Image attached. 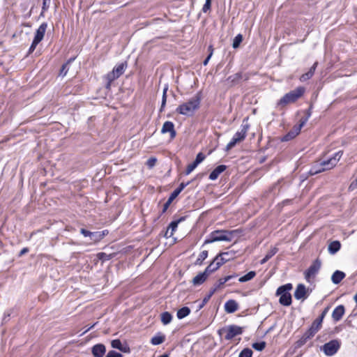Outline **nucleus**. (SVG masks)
<instances>
[{
  "instance_id": "nucleus-2",
  "label": "nucleus",
  "mask_w": 357,
  "mask_h": 357,
  "mask_svg": "<svg viewBox=\"0 0 357 357\" xmlns=\"http://www.w3.org/2000/svg\"><path fill=\"white\" fill-rule=\"evenodd\" d=\"M342 153L338 151L333 157L315 164L310 170L312 175L333 169L342 157Z\"/></svg>"
},
{
  "instance_id": "nucleus-27",
  "label": "nucleus",
  "mask_w": 357,
  "mask_h": 357,
  "mask_svg": "<svg viewBox=\"0 0 357 357\" xmlns=\"http://www.w3.org/2000/svg\"><path fill=\"white\" fill-rule=\"evenodd\" d=\"M322 321L321 319H316L310 326L311 331H313L315 333H317L321 328Z\"/></svg>"
},
{
  "instance_id": "nucleus-41",
  "label": "nucleus",
  "mask_w": 357,
  "mask_h": 357,
  "mask_svg": "<svg viewBox=\"0 0 357 357\" xmlns=\"http://www.w3.org/2000/svg\"><path fill=\"white\" fill-rule=\"evenodd\" d=\"M168 90V86L166 85L164 89H163V92H162V103H161V108H160V111L162 110V109L165 107V104H166V101H167V91Z\"/></svg>"
},
{
  "instance_id": "nucleus-61",
  "label": "nucleus",
  "mask_w": 357,
  "mask_h": 357,
  "mask_svg": "<svg viewBox=\"0 0 357 357\" xmlns=\"http://www.w3.org/2000/svg\"><path fill=\"white\" fill-rule=\"evenodd\" d=\"M28 250H28V248H23V249L20 251V255H24V254L26 253V252H28Z\"/></svg>"
},
{
  "instance_id": "nucleus-28",
  "label": "nucleus",
  "mask_w": 357,
  "mask_h": 357,
  "mask_svg": "<svg viewBox=\"0 0 357 357\" xmlns=\"http://www.w3.org/2000/svg\"><path fill=\"white\" fill-rule=\"evenodd\" d=\"M126 66L124 63H120L114 68L112 72L114 73V75L117 77V78L123 73Z\"/></svg>"
},
{
  "instance_id": "nucleus-38",
  "label": "nucleus",
  "mask_w": 357,
  "mask_h": 357,
  "mask_svg": "<svg viewBox=\"0 0 357 357\" xmlns=\"http://www.w3.org/2000/svg\"><path fill=\"white\" fill-rule=\"evenodd\" d=\"M111 345L113 348L117 349L120 351H125L124 349L123 348V345L121 344V342L119 340H114L111 342Z\"/></svg>"
},
{
  "instance_id": "nucleus-42",
  "label": "nucleus",
  "mask_w": 357,
  "mask_h": 357,
  "mask_svg": "<svg viewBox=\"0 0 357 357\" xmlns=\"http://www.w3.org/2000/svg\"><path fill=\"white\" fill-rule=\"evenodd\" d=\"M252 351L249 348H245L243 349L239 354L238 357H252Z\"/></svg>"
},
{
  "instance_id": "nucleus-30",
  "label": "nucleus",
  "mask_w": 357,
  "mask_h": 357,
  "mask_svg": "<svg viewBox=\"0 0 357 357\" xmlns=\"http://www.w3.org/2000/svg\"><path fill=\"white\" fill-rule=\"evenodd\" d=\"M278 252V249L276 248H272L271 250H269L265 257L261 259V264H265L266 261H268L272 257H273Z\"/></svg>"
},
{
  "instance_id": "nucleus-63",
  "label": "nucleus",
  "mask_w": 357,
  "mask_h": 357,
  "mask_svg": "<svg viewBox=\"0 0 357 357\" xmlns=\"http://www.w3.org/2000/svg\"><path fill=\"white\" fill-rule=\"evenodd\" d=\"M192 163L195 167H197V165L199 164V162L195 160Z\"/></svg>"
},
{
  "instance_id": "nucleus-50",
  "label": "nucleus",
  "mask_w": 357,
  "mask_h": 357,
  "mask_svg": "<svg viewBox=\"0 0 357 357\" xmlns=\"http://www.w3.org/2000/svg\"><path fill=\"white\" fill-rule=\"evenodd\" d=\"M211 0H206V2L202 8L204 13L207 12L211 8Z\"/></svg>"
},
{
  "instance_id": "nucleus-54",
  "label": "nucleus",
  "mask_w": 357,
  "mask_h": 357,
  "mask_svg": "<svg viewBox=\"0 0 357 357\" xmlns=\"http://www.w3.org/2000/svg\"><path fill=\"white\" fill-rule=\"evenodd\" d=\"M329 307H326L324 310L323 312H321V314H320V316L318 317V319H321V321H323L325 316L326 315V314L328 313V310H329Z\"/></svg>"
},
{
  "instance_id": "nucleus-34",
  "label": "nucleus",
  "mask_w": 357,
  "mask_h": 357,
  "mask_svg": "<svg viewBox=\"0 0 357 357\" xmlns=\"http://www.w3.org/2000/svg\"><path fill=\"white\" fill-rule=\"evenodd\" d=\"M215 291H216V289H211L208 294L203 299L202 303L199 305V310H200L205 305V304L209 301L211 297L214 294V293Z\"/></svg>"
},
{
  "instance_id": "nucleus-44",
  "label": "nucleus",
  "mask_w": 357,
  "mask_h": 357,
  "mask_svg": "<svg viewBox=\"0 0 357 357\" xmlns=\"http://www.w3.org/2000/svg\"><path fill=\"white\" fill-rule=\"evenodd\" d=\"M230 280V277H225L222 278H220L218 283L215 284V287L213 289H216V290L219 288H220L225 283L228 282Z\"/></svg>"
},
{
  "instance_id": "nucleus-19",
  "label": "nucleus",
  "mask_w": 357,
  "mask_h": 357,
  "mask_svg": "<svg viewBox=\"0 0 357 357\" xmlns=\"http://www.w3.org/2000/svg\"><path fill=\"white\" fill-rule=\"evenodd\" d=\"M317 65H318V63L315 62L312 65V66L310 68L308 72H307L305 74H303L301 76L300 81L303 82H305V81L310 79L313 76V75L314 74V72H315V70H316V68L317 67Z\"/></svg>"
},
{
  "instance_id": "nucleus-24",
  "label": "nucleus",
  "mask_w": 357,
  "mask_h": 357,
  "mask_svg": "<svg viewBox=\"0 0 357 357\" xmlns=\"http://www.w3.org/2000/svg\"><path fill=\"white\" fill-rule=\"evenodd\" d=\"M220 264L217 263L214 259L213 261L206 268L205 271L209 275L211 273L215 271L220 268Z\"/></svg>"
},
{
  "instance_id": "nucleus-5",
  "label": "nucleus",
  "mask_w": 357,
  "mask_h": 357,
  "mask_svg": "<svg viewBox=\"0 0 357 357\" xmlns=\"http://www.w3.org/2000/svg\"><path fill=\"white\" fill-rule=\"evenodd\" d=\"M232 232L225 230H215L211 232L206 239L204 244L212 243L216 241H231Z\"/></svg>"
},
{
  "instance_id": "nucleus-16",
  "label": "nucleus",
  "mask_w": 357,
  "mask_h": 357,
  "mask_svg": "<svg viewBox=\"0 0 357 357\" xmlns=\"http://www.w3.org/2000/svg\"><path fill=\"white\" fill-rule=\"evenodd\" d=\"M208 275L204 271L202 273H199L192 279V284L195 286H198L203 284L207 279Z\"/></svg>"
},
{
  "instance_id": "nucleus-11",
  "label": "nucleus",
  "mask_w": 357,
  "mask_h": 357,
  "mask_svg": "<svg viewBox=\"0 0 357 357\" xmlns=\"http://www.w3.org/2000/svg\"><path fill=\"white\" fill-rule=\"evenodd\" d=\"M294 297L297 300H304L307 298L306 287L303 284H299L294 292Z\"/></svg>"
},
{
  "instance_id": "nucleus-9",
  "label": "nucleus",
  "mask_w": 357,
  "mask_h": 357,
  "mask_svg": "<svg viewBox=\"0 0 357 357\" xmlns=\"http://www.w3.org/2000/svg\"><path fill=\"white\" fill-rule=\"evenodd\" d=\"M340 347V342L338 340H333L324 344L321 350L327 356H332L335 355Z\"/></svg>"
},
{
  "instance_id": "nucleus-49",
  "label": "nucleus",
  "mask_w": 357,
  "mask_h": 357,
  "mask_svg": "<svg viewBox=\"0 0 357 357\" xmlns=\"http://www.w3.org/2000/svg\"><path fill=\"white\" fill-rule=\"evenodd\" d=\"M106 357H123L122 354L114 350L109 351Z\"/></svg>"
},
{
  "instance_id": "nucleus-39",
  "label": "nucleus",
  "mask_w": 357,
  "mask_h": 357,
  "mask_svg": "<svg viewBox=\"0 0 357 357\" xmlns=\"http://www.w3.org/2000/svg\"><path fill=\"white\" fill-rule=\"evenodd\" d=\"M243 40V36L241 34H238L233 40L232 47L236 49L239 47L241 43Z\"/></svg>"
},
{
  "instance_id": "nucleus-36",
  "label": "nucleus",
  "mask_w": 357,
  "mask_h": 357,
  "mask_svg": "<svg viewBox=\"0 0 357 357\" xmlns=\"http://www.w3.org/2000/svg\"><path fill=\"white\" fill-rule=\"evenodd\" d=\"M208 257V251L207 250H204L202 251L198 258L196 260V262H195V264L197 265H201L203 262L204 260H205Z\"/></svg>"
},
{
  "instance_id": "nucleus-13",
  "label": "nucleus",
  "mask_w": 357,
  "mask_h": 357,
  "mask_svg": "<svg viewBox=\"0 0 357 357\" xmlns=\"http://www.w3.org/2000/svg\"><path fill=\"white\" fill-rule=\"evenodd\" d=\"M344 312H345V308H344V305H340L337 306L333 310V311L332 312V318H333V321H340L342 318Z\"/></svg>"
},
{
  "instance_id": "nucleus-57",
  "label": "nucleus",
  "mask_w": 357,
  "mask_h": 357,
  "mask_svg": "<svg viewBox=\"0 0 357 357\" xmlns=\"http://www.w3.org/2000/svg\"><path fill=\"white\" fill-rule=\"evenodd\" d=\"M81 234L84 236L85 237H90L91 234V231H89L85 229H81L80 230Z\"/></svg>"
},
{
  "instance_id": "nucleus-40",
  "label": "nucleus",
  "mask_w": 357,
  "mask_h": 357,
  "mask_svg": "<svg viewBox=\"0 0 357 357\" xmlns=\"http://www.w3.org/2000/svg\"><path fill=\"white\" fill-rule=\"evenodd\" d=\"M75 59H70V60L68 61V62L65 64H63L61 67V69L60 70V73L59 75H61V76H65L66 75L68 71V63H70L72 61H73Z\"/></svg>"
},
{
  "instance_id": "nucleus-15",
  "label": "nucleus",
  "mask_w": 357,
  "mask_h": 357,
  "mask_svg": "<svg viewBox=\"0 0 357 357\" xmlns=\"http://www.w3.org/2000/svg\"><path fill=\"white\" fill-rule=\"evenodd\" d=\"M105 351V346L102 344H97L92 347V354L94 357H102Z\"/></svg>"
},
{
  "instance_id": "nucleus-6",
  "label": "nucleus",
  "mask_w": 357,
  "mask_h": 357,
  "mask_svg": "<svg viewBox=\"0 0 357 357\" xmlns=\"http://www.w3.org/2000/svg\"><path fill=\"white\" fill-rule=\"evenodd\" d=\"M305 92L303 86L297 87L296 89L286 93L279 101L278 105H285L296 102Z\"/></svg>"
},
{
  "instance_id": "nucleus-18",
  "label": "nucleus",
  "mask_w": 357,
  "mask_h": 357,
  "mask_svg": "<svg viewBox=\"0 0 357 357\" xmlns=\"http://www.w3.org/2000/svg\"><path fill=\"white\" fill-rule=\"evenodd\" d=\"M310 114H308V116L305 118H303L300 120V123L298 125H296L294 126L293 129L291 130L292 132L293 136H297L300 132L301 128L305 126V124L307 123L308 118L310 116Z\"/></svg>"
},
{
  "instance_id": "nucleus-60",
  "label": "nucleus",
  "mask_w": 357,
  "mask_h": 357,
  "mask_svg": "<svg viewBox=\"0 0 357 357\" xmlns=\"http://www.w3.org/2000/svg\"><path fill=\"white\" fill-rule=\"evenodd\" d=\"M98 233L102 234V236H101V240H102L104 238V236L108 234V231L107 230H104L102 231H98Z\"/></svg>"
},
{
  "instance_id": "nucleus-37",
  "label": "nucleus",
  "mask_w": 357,
  "mask_h": 357,
  "mask_svg": "<svg viewBox=\"0 0 357 357\" xmlns=\"http://www.w3.org/2000/svg\"><path fill=\"white\" fill-rule=\"evenodd\" d=\"M113 254H107L105 252H99L97 255L98 258L101 261H108L113 257Z\"/></svg>"
},
{
  "instance_id": "nucleus-55",
  "label": "nucleus",
  "mask_w": 357,
  "mask_h": 357,
  "mask_svg": "<svg viewBox=\"0 0 357 357\" xmlns=\"http://www.w3.org/2000/svg\"><path fill=\"white\" fill-rule=\"evenodd\" d=\"M204 158L205 155L202 153H199L197 155L195 160L201 163L204 160Z\"/></svg>"
},
{
  "instance_id": "nucleus-14",
  "label": "nucleus",
  "mask_w": 357,
  "mask_h": 357,
  "mask_svg": "<svg viewBox=\"0 0 357 357\" xmlns=\"http://www.w3.org/2000/svg\"><path fill=\"white\" fill-rule=\"evenodd\" d=\"M183 220L184 218H181L177 220L172 221L168 226V228L165 233V236L167 238L172 237L174 235V231L176 230L178 223L183 221Z\"/></svg>"
},
{
  "instance_id": "nucleus-32",
  "label": "nucleus",
  "mask_w": 357,
  "mask_h": 357,
  "mask_svg": "<svg viewBox=\"0 0 357 357\" xmlns=\"http://www.w3.org/2000/svg\"><path fill=\"white\" fill-rule=\"evenodd\" d=\"M256 275V273L253 271L248 272L246 275L238 279L240 282H245L253 279Z\"/></svg>"
},
{
  "instance_id": "nucleus-35",
  "label": "nucleus",
  "mask_w": 357,
  "mask_h": 357,
  "mask_svg": "<svg viewBox=\"0 0 357 357\" xmlns=\"http://www.w3.org/2000/svg\"><path fill=\"white\" fill-rule=\"evenodd\" d=\"M105 79L107 80V88H109L110 87V85H111V83L115 80L116 79H117V77L114 75V73H113L112 71L109 73L106 76H105Z\"/></svg>"
},
{
  "instance_id": "nucleus-20",
  "label": "nucleus",
  "mask_w": 357,
  "mask_h": 357,
  "mask_svg": "<svg viewBox=\"0 0 357 357\" xmlns=\"http://www.w3.org/2000/svg\"><path fill=\"white\" fill-rule=\"evenodd\" d=\"M225 310L227 313H233L238 310V304L234 300H229L225 304Z\"/></svg>"
},
{
  "instance_id": "nucleus-1",
  "label": "nucleus",
  "mask_w": 357,
  "mask_h": 357,
  "mask_svg": "<svg viewBox=\"0 0 357 357\" xmlns=\"http://www.w3.org/2000/svg\"><path fill=\"white\" fill-rule=\"evenodd\" d=\"M201 102V96L196 94L188 102L181 104L177 108L176 112L182 115L192 116L195 112L199 108Z\"/></svg>"
},
{
  "instance_id": "nucleus-58",
  "label": "nucleus",
  "mask_w": 357,
  "mask_h": 357,
  "mask_svg": "<svg viewBox=\"0 0 357 357\" xmlns=\"http://www.w3.org/2000/svg\"><path fill=\"white\" fill-rule=\"evenodd\" d=\"M51 0H43V10H46L50 6Z\"/></svg>"
},
{
  "instance_id": "nucleus-17",
  "label": "nucleus",
  "mask_w": 357,
  "mask_h": 357,
  "mask_svg": "<svg viewBox=\"0 0 357 357\" xmlns=\"http://www.w3.org/2000/svg\"><path fill=\"white\" fill-rule=\"evenodd\" d=\"M227 169V166L224 165H220L218 166L215 169H214L212 172L209 175V179L211 181H214L217 179L219 175L222 173Z\"/></svg>"
},
{
  "instance_id": "nucleus-62",
  "label": "nucleus",
  "mask_w": 357,
  "mask_h": 357,
  "mask_svg": "<svg viewBox=\"0 0 357 357\" xmlns=\"http://www.w3.org/2000/svg\"><path fill=\"white\" fill-rule=\"evenodd\" d=\"M8 317H10V313L8 312H5L4 317H3V320L4 321H6V318Z\"/></svg>"
},
{
  "instance_id": "nucleus-51",
  "label": "nucleus",
  "mask_w": 357,
  "mask_h": 357,
  "mask_svg": "<svg viewBox=\"0 0 357 357\" xmlns=\"http://www.w3.org/2000/svg\"><path fill=\"white\" fill-rule=\"evenodd\" d=\"M196 167H195L193 163L188 165L186 168L185 174H190Z\"/></svg>"
},
{
  "instance_id": "nucleus-52",
  "label": "nucleus",
  "mask_w": 357,
  "mask_h": 357,
  "mask_svg": "<svg viewBox=\"0 0 357 357\" xmlns=\"http://www.w3.org/2000/svg\"><path fill=\"white\" fill-rule=\"evenodd\" d=\"M173 202V200L171 198H168L167 201L165 202V204L163 205L162 208V213H165L169 208L171 203Z\"/></svg>"
},
{
  "instance_id": "nucleus-46",
  "label": "nucleus",
  "mask_w": 357,
  "mask_h": 357,
  "mask_svg": "<svg viewBox=\"0 0 357 357\" xmlns=\"http://www.w3.org/2000/svg\"><path fill=\"white\" fill-rule=\"evenodd\" d=\"M307 339L303 335L297 342H296V346L298 347H302L303 345H304L307 342Z\"/></svg>"
},
{
  "instance_id": "nucleus-12",
  "label": "nucleus",
  "mask_w": 357,
  "mask_h": 357,
  "mask_svg": "<svg viewBox=\"0 0 357 357\" xmlns=\"http://www.w3.org/2000/svg\"><path fill=\"white\" fill-rule=\"evenodd\" d=\"M161 132H169L171 138H174L176 137V131L174 123L172 121H165L162 127Z\"/></svg>"
},
{
  "instance_id": "nucleus-59",
  "label": "nucleus",
  "mask_w": 357,
  "mask_h": 357,
  "mask_svg": "<svg viewBox=\"0 0 357 357\" xmlns=\"http://www.w3.org/2000/svg\"><path fill=\"white\" fill-rule=\"evenodd\" d=\"M212 55H213V50H211V52H209L208 56L204 61V62H203L204 66H206L208 64V63L211 57L212 56Z\"/></svg>"
},
{
  "instance_id": "nucleus-26",
  "label": "nucleus",
  "mask_w": 357,
  "mask_h": 357,
  "mask_svg": "<svg viewBox=\"0 0 357 357\" xmlns=\"http://www.w3.org/2000/svg\"><path fill=\"white\" fill-rule=\"evenodd\" d=\"M228 255H229L228 252H223V253H220V255H217L215 257V259L216 260L217 263L220 264V266H222L227 261H229V258L226 257V256H228Z\"/></svg>"
},
{
  "instance_id": "nucleus-21",
  "label": "nucleus",
  "mask_w": 357,
  "mask_h": 357,
  "mask_svg": "<svg viewBox=\"0 0 357 357\" xmlns=\"http://www.w3.org/2000/svg\"><path fill=\"white\" fill-rule=\"evenodd\" d=\"M345 277V273L340 271H335L331 277V280L335 284H339Z\"/></svg>"
},
{
  "instance_id": "nucleus-64",
  "label": "nucleus",
  "mask_w": 357,
  "mask_h": 357,
  "mask_svg": "<svg viewBox=\"0 0 357 357\" xmlns=\"http://www.w3.org/2000/svg\"><path fill=\"white\" fill-rule=\"evenodd\" d=\"M354 299L355 302H356V304H357V291H356V294L354 295Z\"/></svg>"
},
{
  "instance_id": "nucleus-23",
  "label": "nucleus",
  "mask_w": 357,
  "mask_h": 357,
  "mask_svg": "<svg viewBox=\"0 0 357 357\" xmlns=\"http://www.w3.org/2000/svg\"><path fill=\"white\" fill-rule=\"evenodd\" d=\"M190 182L187 183H181L179 186L175 189L170 195L169 198H171L172 200L176 198V197L181 192V191L187 186L188 185Z\"/></svg>"
},
{
  "instance_id": "nucleus-48",
  "label": "nucleus",
  "mask_w": 357,
  "mask_h": 357,
  "mask_svg": "<svg viewBox=\"0 0 357 357\" xmlns=\"http://www.w3.org/2000/svg\"><path fill=\"white\" fill-rule=\"evenodd\" d=\"M315 334L316 333L309 328V329L303 335H304L307 340H310L314 337Z\"/></svg>"
},
{
  "instance_id": "nucleus-29",
  "label": "nucleus",
  "mask_w": 357,
  "mask_h": 357,
  "mask_svg": "<svg viewBox=\"0 0 357 357\" xmlns=\"http://www.w3.org/2000/svg\"><path fill=\"white\" fill-rule=\"evenodd\" d=\"M242 76L241 73H236L233 75L229 76L227 81L230 85H234L239 82Z\"/></svg>"
},
{
  "instance_id": "nucleus-25",
  "label": "nucleus",
  "mask_w": 357,
  "mask_h": 357,
  "mask_svg": "<svg viewBox=\"0 0 357 357\" xmlns=\"http://www.w3.org/2000/svg\"><path fill=\"white\" fill-rule=\"evenodd\" d=\"M190 310L188 307H183L177 311L176 316L178 319H182L189 315Z\"/></svg>"
},
{
  "instance_id": "nucleus-8",
  "label": "nucleus",
  "mask_w": 357,
  "mask_h": 357,
  "mask_svg": "<svg viewBox=\"0 0 357 357\" xmlns=\"http://www.w3.org/2000/svg\"><path fill=\"white\" fill-rule=\"evenodd\" d=\"M321 262L319 259L314 260L310 267L305 272V279L307 282H311L319 273Z\"/></svg>"
},
{
  "instance_id": "nucleus-47",
  "label": "nucleus",
  "mask_w": 357,
  "mask_h": 357,
  "mask_svg": "<svg viewBox=\"0 0 357 357\" xmlns=\"http://www.w3.org/2000/svg\"><path fill=\"white\" fill-rule=\"evenodd\" d=\"M315 334L316 333L309 328V329L303 335H304L307 340H310L314 337Z\"/></svg>"
},
{
  "instance_id": "nucleus-53",
  "label": "nucleus",
  "mask_w": 357,
  "mask_h": 357,
  "mask_svg": "<svg viewBox=\"0 0 357 357\" xmlns=\"http://www.w3.org/2000/svg\"><path fill=\"white\" fill-rule=\"evenodd\" d=\"M294 137L295 136H293L292 132L290 131L285 136L283 137L282 141H289Z\"/></svg>"
},
{
  "instance_id": "nucleus-43",
  "label": "nucleus",
  "mask_w": 357,
  "mask_h": 357,
  "mask_svg": "<svg viewBox=\"0 0 357 357\" xmlns=\"http://www.w3.org/2000/svg\"><path fill=\"white\" fill-rule=\"evenodd\" d=\"M252 346V348H254L255 349L261 351L265 348L266 342L264 341L260 342H255V343H253Z\"/></svg>"
},
{
  "instance_id": "nucleus-31",
  "label": "nucleus",
  "mask_w": 357,
  "mask_h": 357,
  "mask_svg": "<svg viewBox=\"0 0 357 357\" xmlns=\"http://www.w3.org/2000/svg\"><path fill=\"white\" fill-rule=\"evenodd\" d=\"M172 320V314L168 312H165L161 314V321L164 325L169 324Z\"/></svg>"
},
{
  "instance_id": "nucleus-7",
  "label": "nucleus",
  "mask_w": 357,
  "mask_h": 357,
  "mask_svg": "<svg viewBox=\"0 0 357 357\" xmlns=\"http://www.w3.org/2000/svg\"><path fill=\"white\" fill-rule=\"evenodd\" d=\"M243 332V328L236 325H229L218 331L220 335H224L227 340H230Z\"/></svg>"
},
{
  "instance_id": "nucleus-45",
  "label": "nucleus",
  "mask_w": 357,
  "mask_h": 357,
  "mask_svg": "<svg viewBox=\"0 0 357 357\" xmlns=\"http://www.w3.org/2000/svg\"><path fill=\"white\" fill-rule=\"evenodd\" d=\"M102 234H99L98 231L91 232L90 239L93 242H98L101 240Z\"/></svg>"
},
{
  "instance_id": "nucleus-22",
  "label": "nucleus",
  "mask_w": 357,
  "mask_h": 357,
  "mask_svg": "<svg viewBox=\"0 0 357 357\" xmlns=\"http://www.w3.org/2000/svg\"><path fill=\"white\" fill-rule=\"evenodd\" d=\"M341 248V244L340 241H332L329 245L328 248V252L331 255H335L336 252H337Z\"/></svg>"
},
{
  "instance_id": "nucleus-56",
  "label": "nucleus",
  "mask_w": 357,
  "mask_h": 357,
  "mask_svg": "<svg viewBox=\"0 0 357 357\" xmlns=\"http://www.w3.org/2000/svg\"><path fill=\"white\" fill-rule=\"evenodd\" d=\"M155 162H156V159L154 158H151L150 159L148 160L147 161V165L149 167H152L155 165Z\"/></svg>"
},
{
  "instance_id": "nucleus-4",
  "label": "nucleus",
  "mask_w": 357,
  "mask_h": 357,
  "mask_svg": "<svg viewBox=\"0 0 357 357\" xmlns=\"http://www.w3.org/2000/svg\"><path fill=\"white\" fill-rule=\"evenodd\" d=\"M249 129V125L248 123H245L244 121L241 126V130H238L234 135L233 136L231 140L227 144L226 146L225 150L227 151L231 150L233 147L236 146V144L240 143L243 141L246 137L247 132Z\"/></svg>"
},
{
  "instance_id": "nucleus-3",
  "label": "nucleus",
  "mask_w": 357,
  "mask_h": 357,
  "mask_svg": "<svg viewBox=\"0 0 357 357\" xmlns=\"http://www.w3.org/2000/svg\"><path fill=\"white\" fill-rule=\"evenodd\" d=\"M292 289L290 283L282 285L278 288L276 295L280 296L279 303L284 306H289L291 304V295L289 291Z\"/></svg>"
},
{
  "instance_id": "nucleus-33",
  "label": "nucleus",
  "mask_w": 357,
  "mask_h": 357,
  "mask_svg": "<svg viewBox=\"0 0 357 357\" xmlns=\"http://www.w3.org/2000/svg\"><path fill=\"white\" fill-rule=\"evenodd\" d=\"M165 339L164 335H155L151 338V343L153 345H158L162 344L165 341Z\"/></svg>"
},
{
  "instance_id": "nucleus-10",
  "label": "nucleus",
  "mask_w": 357,
  "mask_h": 357,
  "mask_svg": "<svg viewBox=\"0 0 357 357\" xmlns=\"http://www.w3.org/2000/svg\"><path fill=\"white\" fill-rule=\"evenodd\" d=\"M47 26V25L46 23H43L36 30L34 38L29 50V54L34 51L38 44L43 39Z\"/></svg>"
}]
</instances>
